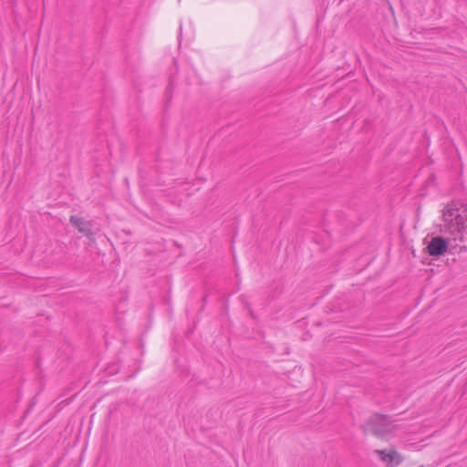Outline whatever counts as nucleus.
Wrapping results in <instances>:
<instances>
[{"instance_id":"obj_5","label":"nucleus","mask_w":467,"mask_h":467,"mask_svg":"<svg viewBox=\"0 0 467 467\" xmlns=\"http://www.w3.org/2000/svg\"><path fill=\"white\" fill-rule=\"evenodd\" d=\"M365 434H372L379 437V414L374 416L363 425Z\"/></svg>"},{"instance_id":"obj_6","label":"nucleus","mask_w":467,"mask_h":467,"mask_svg":"<svg viewBox=\"0 0 467 467\" xmlns=\"http://www.w3.org/2000/svg\"><path fill=\"white\" fill-rule=\"evenodd\" d=\"M381 429H383L384 431H390L392 429V426H391L389 420H388L387 419L382 418V417H381Z\"/></svg>"},{"instance_id":"obj_3","label":"nucleus","mask_w":467,"mask_h":467,"mask_svg":"<svg viewBox=\"0 0 467 467\" xmlns=\"http://www.w3.org/2000/svg\"><path fill=\"white\" fill-rule=\"evenodd\" d=\"M69 222L79 233L87 236L88 239L93 238L94 233L92 231V223L90 221H86L84 218L77 215H71Z\"/></svg>"},{"instance_id":"obj_7","label":"nucleus","mask_w":467,"mask_h":467,"mask_svg":"<svg viewBox=\"0 0 467 467\" xmlns=\"http://www.w3.org/2000/svg\"><path fill=\"white\" fill-rule=\"evenodd\" d=\"M182 24L180 25V36L182 35Z\"/></svg>"},{"instance_id":"obj_1","label":"nucleus","mask_w":467,"mask_h":467,"mask_svg":"<svg viewBox=\"0 0 467 467\" xmlns=\"http://www.w3.org/2000/svg\"><path fill=\"white\" fill-rule=\"evenodd\" d=\"M444 227L453 240L467 244V210L448 206L443 211Z\"/></svg>"},{"instance_id":"obj_2","label":"nucleus","mask_w":467,"mask_h":467,"mask_svg":"<svg viewBox=\"0 0 467 467\" xmlns=\"http://www.w3.org/2000/svg\"><path fill=\"white\" fill-rule=\"evenodd\" d=\"M404 460V455L393 446L381 450V465L384 467H399Z\"/></svg>"},{"instance_id":"obj_8","label":"nucleus","mask_w":467,"mask_h":467,"mask_svg":"<svg viewBox=\"0 0 467 467\" xmlns=\"http://www.w3.org/2000/svg\"><path fill=\"white\" fill-rule=\"evenodd\" d=\"M418 467H425V466H424V465H420V466H418Z\"/></svg>"},{"instance_id":"obj_4","label":"nucleus","mask_w":467,"mask_h":467,"mask_svg":"<svg viewBox=\"0 0 467 467\" xmlns=\"http://www.w3.org/2000/svg\"><path fill=\"white\" fill-rule=\"evenodd\" d=\"M448 248L447 242L442 237H434L427 246V252L431 256H440L443 254Z\"/></svg>"}]
</instances>
